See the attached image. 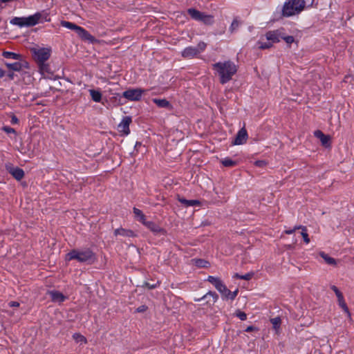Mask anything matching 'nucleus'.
I'll use <instances>...</instances> for the list:
<instances>
[{"label": "nucleus", "mask_w": 354, "mask_h": 354, "mask_svg": "<svg viewBox=\"0 0 354 354\" xmlns=\"http://www.w3.org/2000/svg\"><path fill=\"white\" fill-rule=\"evenodd\" d=\"M178 200L180 203H181L186 207L196 206L201 204L200 201L198 200H187L185 198H181L180 197H178Z\"/></svg>", "instance_id": "nucleus-22"}, {"label": "nucleus", "mask_w": 354, "mask_h": 354, "mask_svg": "<svg viewBox=\"0 0 354 354\" xmlns=\"http://www.w3.org/2000/svg\"><path fill=\"white\" fill-rule=\"evenodd\" d=\"M252 276H253V273L252 272H249V273H247V274H243L241 277H240V279H244V280H250V279H251Z\"/></svg>", "instance_id": "nucleus-41"}, {"label": "nucleus", "mask_w": 354, "mask_h": 354, "mask_svg": "<svg viewBox=\"0 0 354 354\" xmlns=\"http://www.w3.org/2000/svg\"><path fill=\"white\" fill-rule=\"evenodd\" d=\"M75 32L84 39L91 41L93 39V36L87 30L80 26H78Z\"/></svg>", "instance_id": "nucleus-18"}, {"label": "nucleus", "mask_w": 354, "mask_h": 354, "mask_svg": "<svg viewBox=\"0 0 354 354\" xmlns=\"http://www.w3.org/2000/svg\"><path fill=\"white\" fill-rule=\"evenodd\" d=\"M7 170L17 180H20L24 176V171L21 168L9 166L7 167Z\"/></svg>", "instance_id": "nucleus-13"}, {"label": "nucleus", "mask_w": 354, "mask_h": 354, "mask_svg": "<svg viewBox=\"0 0 354 354\" xmlns=\"http://www.w3.org/2000/svg\"><path fill=\"white\" fill-rule=\"evenodd\" d=\"M320 141L324 147L326 148L330 147V137L329 136L325 135L324 137L320 140Z\"/></svg>", "instance_id": "nucleus-34"}, {"label": "nucleus", "mask_w": 354, "mask_h": 354, "mask_svg": "<svg viewBox=\"0 0 354 354\" xmlns=\"http://www.w3.org/2000/svg\"><path fill=\"white\" fill-rule=\"evenodd\" d=\"M270 322H271L274 330L276 331H278L280 328L281 323V320L280 317H277L272 318L270 319Z\"/></svg>", "instance_id": "nucleus-30"}, {"label": "nucleus", "mask_w": 354, "mask_h": 354, "mask_svg": "<svg viewBox=\"0 0 354 354\" xmlns=\"http://www.w3.org/2000/svg\"><path fill=\"white\" fill-rule=\"evenodd\" d=\"M281 39H283L288 44H291L295 41V39L292 36H285L283 32Z\"/></svg>", "instance_id": "nucleus-37"}, {"label": "nucleus", "mask_w": 354, "mask_h": 354, "mask_svg": "<svg viewBox=\"0 0 354 354\" xmlns=\"http://www.w3.org/2000/svg\"><path fill=\"white\" fill-rule=\"evenodd\" d=\"M306 226H304V225H295L293 229L295 231H296L297 230H301V231H303V229H306Z\"/></svg>", "instance_id": "nucleus-51"}, {"label": "nucleus", "mask_w": 354, "mask_h": 354, "mask_svg": "<svg viewBox=\"0 0 354 354\" xmlns=\"http://www.w3.org/2000/svg\"><path fill=\"white\" fill-rule=\"evenodd\" d=\"M236 316L238 317L241 320L243 321L247 319V315L242 311L237 310L236 312Z\"/></svg>", "instance_id": "nucleus-39"}, {"label": "nucleus", "mask_w": 354, "mask_h": 354, "mask_svg": "<svg viewBox=\"0 0 354 354\" xmlns=\"http://www.w3.org/2000/svg\"><path fill=\"white\" fill-rule=\"evenodd\" d=\"M282 30L283 29L281 28L268 31L265 35V39L271 41L272 44L274 43H278L280 41L281 37H282Z\"/></svg>", "instance_id": "nucleus-11"}, {"label": "nucleus", "mask_w": 354, "mask_h": 354, "mask_svg": "<svg viewBox=\"0 0 354 354\" xmlns=\"http://www.w3.org/2000/svg\"><path fill=\"white\" fill-rule=\"evenodd\" d=\"M207 46V44L203 41H200L196 47L188 46L185 48L181 53L184 58L191 59L203 52Z\"/></svg>", "instance_id": "nucleus-6"}, {"label": "nucleus", "mask_w": 354, "mask_h": 354, "mask_svg": "<svg viewBox=\"0 0 354 354\" xmlns=\"http://www.w3.org/2000/svg\"><path fill=\"white\" fill-rule=\"evenodd\" d=\"M314 135L316 138H319V140H321L322 138L324 137L325 134H324L321 131L319 130H317V131H315V133H314Z\"/></svg>", "instance_id": "nucleus-44"}, {"label": "nucleus", "mask_w": 354, "mask_h": 354, "mask_svg": "<svg viewBox=\"0 0 354 354\" xmlns=\"http://www.w3.org/2000/svg\"><path fill=\"white\" fill-rule=\"evenodd\" d=\"M3 131L6 132L7 133H15V130L13 128H11L10 127H3Z\"/></svg>", "instance_id": "nucleus-42"}, {"label": "nucleus", "mask_w": 354, "mask_h": 354, "mask_svg": "<svg viewBox=\"0 0 354 354\" xmlns=\"http://www.w3.org/2000/svg\"><path fill=\"white\" fill-rule=\"evenodd\" d=\"M207 281L211 283L215 288L223 282L220 278L213 276H209Z\"/></svg>", "instance_id": "nucleus-29"}, {"label": "nucleus", "mask_w": 354, "mask_h": 354, "mask_svg": "<svg viewBox=\"0 0 354 354\" xmlns=\"http://www.w3.org/2000/svg\"><path fill=\"white\" fill-rule=\"evenodd\" d=\"M253 330H258V329L252 326H249L245 328L246 332H252Z\"/></svg>", "instance_id": "nucleus-49"}, {"label": "nucleus", "mask_w": 354, "mask_h": 354, "mask_svg": "<svg viewBox=\"0 0 354 354\" xmlns=\"http://www.w3.org/2000/svg\"><path fill=\"white\" fill-rule=\"evenodd\" d=\"M213 68L218 73L220 82L223 84L228 82L237 71L236 66L231 61L217 62L213 65Z\"/></svg>", "instance_id": "nucleus-1"}, {"label": "nucleus", "mask_w": 354, "mask_h": 354, "mask_svg": "<svg viewBox=\"0 0 354 354\" xmlns=\"http://www.w3.org/2000/svg\"><path fill=\"white\" fill-rule=\"evenodd\" d=\"M187 12L192 19L202 21L206 25H212L214 21L213 15H206L204 12H201L194 8L188 9Z\"/></svg>", "instance_id": "nucleus-5"}, {"label": "nucleus", "mask_w": 354, "mask_h": 354, "mask_svg": "<svg viewBox=\"0 0 354 354\" xmlns=\"http://www.w3.org/2000/svg\"><path fill=\"white\" fill-rule=\"evenodd\" d=\"M72 337L75 342L80 345H84L87 344L86 338L79 333H74Z\"/></svg>", "instance_id": "nucleus-20"}, {"label": "nucleus", "mask_w": 354, "mask_h": 354, "mask_svg": "<svg viewBox=\"0 0 354 354\" xmlns=\"http://www.w3.org/2000/svg\"><path fill=\"white\" fill-rule=\"evenodd\" d=\"M248 138V135L247 131L244 127H243L238 131V133H237L234 140L232 141V144L233 145H243L246 142Z\"/></svg>", "instance_id": "nucleus-12"}, {"label": "nucleus", "mask_w": 354, "mask_h": 354, "mask_svg": "<svg viewBox=\"0 0 354 354\" xmlns=\"http://www.w3.org/2000/svg\"><path fill=\"white\" fill-rule=\"evenodd\" d=\"M75 32L84 39L91 41L93 39V36L87 30L80 26H78Z\"/></svg>", "instance_id": "nucleus-17"}, {"label": "nucleus", "mask_w": 354, "mask_h": 354, "mask_svg": "<svg viewBox=\"0 0 354 354\" xmlns=\"http://www.w3.org/2000/svg\"><path fill=\"white\" fill-rule=\"evenodd\" d=\"M114 235L115 236H126V237H133L136 236L135 233L132 230H128V229H124L122 227L115 230Z\"/></svg>", "instance_id": "nucleus-16"}, {"label": "nucleus", "mask_w": 354, "mask_h": 354, "mask_svg": "<svg viewBox=\"0 0 354 354\" xmlns=\"http://www.w3.org/2000/svg\"><path fill=\"white\" fill-rule=\"evenodd\" d=\"M196 265L198 267H205V264L207 263L206 261L201 259H196L195 260Z\"/></svg>", "instance_id": "nucleus-43"}, {"label": "nucleus", "mask_w": 354, "mask_h": 354, "mask_svg": "<svg viewBox=\"0 0 354 354\" xmlns=\"http://www.w3.org/2000/svg\"><path fill=\"white\" fill-rule=\"evenodd\" d=\"M230 292L231 291L225 286L221 294L224 299H230Z\"/></svg>", "instance_id": "nucleus-36"}, {"label": "nucleus", "mask_w": 354, "mask_h": 354, "mask_svg": "<svg viewBox=\"0 0 354 354\" xmlns=\"http://www.w3.org/2000/svg\"><path fill=\"white\" fill-rule=\"evenodd\" d=\"M5 64L9 70L13 71H20L23 68V64L19 62L6 63Z\"/></svg>", "instance_id": "nucleus-21"}, {"label": "nucleus", "mask_w": 354, "mask_h": 354, "mask_svg": "<svg viewBox=\"0 0 354 354\" xmlns=\"http://www.w3.org/2000/svg\"><path fill=\"white\" fill-rule=\"evenodd\" d=\"M147 309V307L145 305H142L140 306H139L137 309H136V312L138 313H142V312H145L146 311Z\"/></svg>", "instance_id": "nucleus-45"}, {"label": "nucleus", "mask_w": 354, "mask_h": 354, "mask_svg": "<svg viewBox=\"0 0 354 354\" xmlns=\"http://www.w3.org/2000/svg\"><path fill=\"white\" fill-rule=\"evenodd\" d=\"M153 102L159 107L166 108L170 106V103L166 99H153Z\"/></svg>", "instance_id": "nucleus-25"}, {"label": "nucleus", "mask_w": 354, "mask_h": 354, "mask_svg": "<svg viewBox=\"0 0 354 354\" xmlns=\"http://www.w3.org/2000/svg\"><path fill=\"white\" fill-rule=\"evenodd\" d=\"M205 299V298H203V297H201V298L195 299H194V301H201V300H203V299Z\"/></svg>", "instance_id": "nucleus-54"}, {"label": "nucleus", "mask_w": 354, "mask_h": 354, "mask_svg": "<svg viewBox=\"0 0 354 354\" xmlns=\"http://www.w3.org/2000/svg\"><path fill=\"white\" fill-rule=\"evenodd\" d=\"M295 231L294 230V229H290V230H286L284 231V233L286 234H292L295 232Z\"/></svg>", "instance_id": "nucleus-52"}, {"label": "nucleus", "mask_w": 354, "mask_h": 354, "mask_svg": "<svg viewBox=\"0 0 354 354\" xmlns=\"http://www.w3.org/2000/svg\"><path fill=\"white\" fill-rule=\"evenodd\" d=\"M330 288L334 291L337 298L339 306L342 308L344 313L347 315V316L351 318V314L349 311V309L346 305V303L344 300V297L341 291L337 288V286L333 285L330 286Z\"/></svg>", "instance_id": "nucleus-9"}, {"label": "nucleus", "mask_w": 354, "mask_h": 354, "mask_svg": "<svg viewBox=\"0 0 354 354\" xmlns=\"http://www.w3.org/2000/svg\"><path fill=\"white\" fill-rule=\"evenodd\" d=\"M237 294H238V289H236L234 292H230V300H234L235 299V297H236Z\"/></svg>", "instance_id": "nucleus-47"}, {"label": "nucleus", "mask_w": 354, "mask_h": 354, "mask_svg": "<svg viewBox=\"0 0 354 354\" xmlns=\"http://www.w3.org/2000/svg\"><path fill=\"white\" fill-rule=\"evenodd\" d=\"M131 121L130 116L123 117L121 122L118 125V131L124 136L129 135L130 133L129 125Z\"/></svg>", "instance_id": "nucleus-10"}, {"label": "nucleus", "mask_w": 354, "mask_h": 354, "mask_svg": "<svg viewBox=\"0 0 354 354\" xmlns=\"http://www.w3.org/2000/svg\"><path fill=\"white\" fill-rule=\"evenodd\" d=\"M9 77L12 79L13 78V73H10L8 75Z\"/></svg>", "instance_id": "nucleus-56"}, {"label": "nucleus", "mask_w": 354, "mask_h": 354, "mask_svg": "<svg viewBox=\"0 0 354 354\" xmlns=\"http://www.w3.org/2000/svg\"><path fill=\"white\" fill-rule=\"evenodd\" d=\"M4 76V72L2 70H0V77H2Z\"/></svg>", "instance_id": "nucleus-55"}, {"label": "nucleus", "mask_w": 354, "mask_h": 354, "mask_svg": "<svg viewBox=\"0 0 354 354\" xmlns=\"http://www.w3.org/2000/svg\"><path fill=\"white\" fill-rule=\"evenodd\" d=\"M305 6L304 0H287L283 6L282 15L288 17L298 15L304 9Z\"/></svg>", "instance_id": "nucleus-3"}, {"label": "nucleus", "mask_w": 354, "mask_h": 354, "mask_svg": "<svg viewBox=\"0 0 354 354\" xmlns=\"http://www.w3.org/2000/svg\"><path fill=\"white\" fill-rule=\"evenodd\" d=\"M230 292L231 291L225 286L221 294L224 299H230Z\"/></svg>", "instance_id": "nucleus-35"}, {"label": "nucleus", "mask_w": 354, "mask_h": 354, "mask_svg": "<svg viewBox=\"0 0 354 354\" xmlns=\"http://www.w3.org/2000/svg\"><path fill=\"white\" fill-rule=\"evenodd\" d=\"M31 52L35 59L40 63L44 62L48 59L50 56V49L48 48H33L31 49Z\"/></svg>", "instance_id": "nucleus-7"}, {"label": "nucleus", "mask_w": 354, "mask_h": 354, "mask_svg": "<svg viewBox=\"0 0 354 354\" xmlns=\"http://www.w3.org/2000/svg\"><path fill=\"white\" fill-rule=\"evenodd\" d=\"M242 275H240L238 273H236L234 275V277L235 278H238V279H240V277H241Z\"/></svg>", "instance_id": "nucleus-53"}, {"label": "nucleus", "mask_w": 354, "mask_h": 354, "mask_svg": "<svg viewBox=\"0 0 354 354\" xmlns=\"http://www.w3.org/2000/svg\"><path fill=\"white\" fill-rule=\"evenodd\" d=\"M208 297H210L212 298L213 304L216 302V301L218 299V295L216 292H212V291H209L208 292H207L205 295L203 296V298H207Z\"/></svg>", "instance_id": "nucleus-32"}, {"label": "nucleus", "mask_w": 354, "mask_h": 354, "mask_svg": "<svg viewBox=\"0 0 354 354\" xmlns=\"http://www.w3.org/2000/svg\"><path fill=\"white\" fill-rule=\"evenodd\" d=\"M41 15L39 12L28 16L27 17H14L10 20V24L19 27L33 26L37 24L41 19Z\"/></svg>", "instance_id": "nucleus-4"}, {"label": "nucleus", "mask_w": 354, "mask_h": 354, "mask_svg": "<svg viewBox=\"0 0 354 354\" xmlns=\"http://www.w3.org/2000/svg\"><path fill=\"white\" fill-rule=\"evenodd\" d=\"M49 295L51 299L54 302H63L66 299V297L60 292L56 290L49 291Z\"/></svg>", "instance_id": "nucleus-15"}, {"label": "nucleus", "mask_w": 354, "mask_h": 354, "mask_svg": "<svg viewBox=\"0 0 354 354\" xmlns=\"http://www.w3.org/2000/svg\"><path fill=\"white\" fill-rule=\"evenodd\" d=\"M88 92L91 97V99L95 102H100L102 100V93L100 91L95 89H89Z\"/></svg>", "instance_id": "nucleus-19"}, {"label": "nucleus", "mask_w": 354, "mask_h": 354, "mask_svg": "<svg viewBox=\"0 0 354 354\" xmlns=\"http://www.w3.org/2000/svg\"><path fill=\"white\" fill-rule=\"evenodd\" d=\"M239 21L236 19H234L230 26V28H229V30L231 33H234L239 28Z\"/></svg>", "instance_id": "nucleus-33"}, {"label": "nucleus", "mask_w": 354, "mask_h": 354, "mask_svg": "<svg viewBox=\"0 0 354 354\" xmlns=\"http://www.w3.org/2000/svg\"><path fill=\"white\" fill-rule=\"evenodd\" d=\"M133 213L136 215V216L139 218V221L142 223H143L146 221L145 216V214L142 213V212L140 209L134 207L133 208Z\"/></svg>", "instance_id": "nucleus-28"}, {"label": "nucleus", "mask_w": 354, "mask_h": 354, "mask_svg": "<svg viewBox=\"0 0 354 354\" xmlns=\"http://www.w3.org/2000/svg\"><path fill=\"white\" fill-rule=\"evenodd\" d=\"M76 259L81 263H93L95 261V254L89 249L82 250H73L66 255V260Z\"/></svg>", "instance_id": "nucleus-2"}, {"label": "nucleus", "mask_w": 354, "mask_h": 354, "mask_svg": "<svg viewBox=\"0 0 354 354\" xmlns=\"http://www.w3.org/2000/svg\"><path fill=\"white\" fill-rule=\"evenodd\" d=\"M320 257L325 261V262L328 265H332L335 266L337 265V261L333 257H330L327 254L324 252L319 253Z\"/></svg>", "instance_id": "nucleus-23"}, {"label": "nucleus", "mask_w": 354, "mask_h": 354, "mask_svg": "<svg viewBox=\"0 0 354 354\" xmlns=\"http://www.w3.org/2000/svg\"><path fill=\"white\" fill-rule=\"evenodd\" d=\"M8 305L10 307H19V303L17 301H10Z\"/></svg>", "instance_id": "nucleus-50"}, {"label": "nucleus", "mask_w": 354, "mask_h": 354, "mask_svg": "<svg viewBox=\"0 0 354 354\" xmlns=\"http://www.w3.org/2000/svg\"><path fill=\"white\" fill-rule=\"evenodd\" d=\"M301 234L304 239V241L308 244L310 243V239L308 237V234L307 233V228L303 229V231H301Z\"/></svg>", "instance_id": "nucleus-38"}, {"label": "nucleus", "mask_w": 354, "mask_h": 354, "mask_svg": "<svg viewBox=\"0 0 354 354\" xmlns=\"http://www.w3.org/2000/svg\"><path fill=\"white\" fill-rule=\"evenodd\" d=\"M61 24L63 27H65V28L71 29V30H74L75 31L77 30V28H78V26H77L76 24H75L72 22H69V21H62Z\"/></svg>", "instance_id": "nucleus-31"}, {"label": "nucleus", "mask_w": 354, "mask_h": 354, "mask_svg": "<svg viewBox=\"0 0 354 354\" xmlns=\"http://www.w3.org/2000/svg\"><path fill=\"white\" fill-rule=\"evenodd\" d=\"M267 165L264 160H257L254 162V165L259 167H263Z\"/></svg>", "instance_id": "nucleus-40"}, {"label": "nucleus", "mask_w": 354, "mask_h": 354, "mask_svg": "<svg viewBox=\"0 0 354 354\" xmlns=\"http://www.w3.org/2000/svg\"><path fill=\"white\" fill-rule=\"evenodd\" d=\"M3 56L7 59H19L21 55L19 54H17L15 53L10 52V51H4L3 53Z\"/></svg>", "instance_id": "nucleus-27"}, {"label": "nucleus", "mask_w": 354, "mask_h": 354, "mask_svg": "<svg viewBox=\"0 0 354 354\" xmlns=\"http://www.w3.org/2000/svg\"><path fill=\"white\" fill-rule=\"evenodd\" d=\"M259 48L268 49L272 46L271 41L266 40L264 41V38L261 37V39L257 42Z\"/></svg>", "instance_id": "nucleus-24"}, {"label": "nucleus", "mask_w": 354, "mask_h": 354, "mask_svg": "<svg viewBox=\"0 0 354 354\" xmlns=\"http://www.w3.org/2000/svg\"><path fill=\"white\" fill-rule=\"evenodd\" d=\"M18 122H19L18 118L15 115H12L11 117V123L12 124H16Z\"/></svg>", "instance_id": "nucleus-48"}, {"label": "nucleus", "mask_w": 354, "mask_h": 354, "mask_svg": "<svg viewBox=\"0 0 354 354\" xmlns=\"http://www.w3.org/2000/svg\"><path fill=\"white\" fill-rule=\"evenodd\" d=\"M225 286H226L223 283V282H222L215 288L221 293L223 290V289L225 288Z\"/></svg>", "instance_id": "nucleus-46"}, {"label": "nucleus", "mask_w": 354, "mask_h": 354, "mask_svg": "<svg viewBox=\"0 0 354 354\" xmlns=\"http://www.w3.org/2000/svg\"><path fill=\"white\" fill-rule=\"evenodd\" d=\"M142 224L154 233L165 234V230L153 221H145Z\"/></svg>", "instance_id": "nucleus-14"}, {"label": "nucleus", "mask_w": 354, "mask_h": 354, "mask_svg": "<svg viewBox=\"0 0 354 354\" xmlns=\"http://www.w3.org/2000/svg\"><path fill=\"white\" fill-rule=\"evenodd\" d=\"M144 92L145 90L141 88H131L123 92L122 96L129 101H138Z\"/></svg>", "instance_id": "nucleus-8"}, {"label": "nucleus", "mask_w": 354, "mask_h": 354, "mask_svg": "<svg viewBox=\"0 0 354 354\" xmlns=\"http://www.w3.org/2000/svg\"><path fill=\"white\" fill-rule=\"evenodd\" d=\"M221 162L222 163V165L224 167H232L237 165L236 161L232 160L229 158H225L221 160Z\"/></svg>", "instance_id": "nucleus-26"}]
</instances>
